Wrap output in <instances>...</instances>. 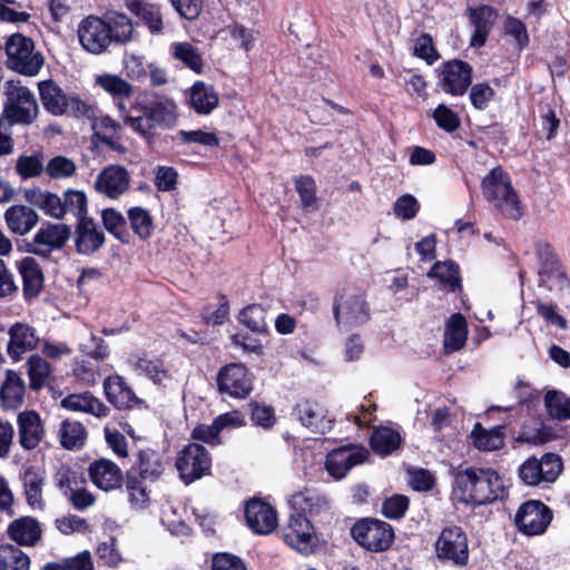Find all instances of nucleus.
Returning a JSON list of instances; mask_svg holds the SVG:
<instances>
[{"instance_id":"obj_1","label":"nucleus","mask_w":570,"mask_h":570,"mask_svg":"<svg viewBox=\"0 0 570 570\" xmlns=\"http://www.w3.org/2000/svg\"><path fill=\"white\" fill-rule=\"evenodd\" d=\"M135 33L131 19L119 11H107L101 17L83 18L77 29L81 47L89 53L101 55L111 45H126Z\"/></svg>"},{"instance_id":"obj_2","label":"nucleus","mask_w":570,"mask_h":570,"mask_svg":"<svg viewBox=\"0 0 570 570\" xmlns=\"http://www.w3.org/2000/svg\"><path fill=\"white\" fill-rule=\"evenodd\" d=\"M454 493L465 504L483 505L503 499L505 487L497 471L470 466L454 473Z\"/></svg>"},{"instance_id":"obj_3","label":"nucleus","mask_w":570,"mask_h":570,"mask_svg":"<svg viewBox=\"0 0 570 570\" xmlns=\"http://www.w3.org/2000/svg\"><path fill=\"white\" fill-rule=\"evenodd\" d=\"M175 121V101L157 95L137 102L125 115V124L145 138L153 137L156 127H170Z\"/></svg>"},{"instance_id":"obj_4","label":"nucleus","mask_w":570,"mask_h":570,"mask_svg":"<svg viewBox=\"0 0 570 570\" xmlns=\"http://www.w3.org/2000/svg\"><path fill=\"white\" fill-rule=\"evenodd\" d=\"M483 195L503 216L520 219L522 210L509 175L500 167L493 168L482 180Z\"/></svg>"},{"instance_id":"obj_5","label":"nucleus","mask_w":570,"mask_h":570,"mask_svg":"<svg viewBox=\"0 0 570 570\" xmlns=\"http://www.w3.org/2000/svg\"><path fill=\"white\" fill-rule=\"evenodd\" d=\"M38 90L45 110L52 116L94 117L91 102L66 94L53 80L40 81Z\"/></svg>"},{"instance_id":"obj_6","label":"nucleus","mask_w":570,"mask_h":570,"mask_svg":"<svg viewBox=\"0 0 570 570\" xmlns=\"http://www.w3.org/2000/svg\"><path fill=\"white\" fill-rule=\"evenodd\" d=\"M38 112V102L30 89L20 85H8L1 118L10 125H30Z\"/></svg>"},{"instance_id":"obj_7","label":"nucleus","mask_w":570,"mask_h":570,"mask_svg":"<svg viewBox=\"0 0 570 570\" xmlns=\"http://www.w3.org/2000/svg\"><path fill=\"white\" fill-rule=\"evenodd\" d=\"M7 66L21 75L37 76L42 66L43 57L35 51V45L31 39L14 33L6 42Z\"/></svg>"},{"instance_id":"obj_8","label":"nucleus","mask_w":570,"mask_h":570,"mask_svg":"<svg viewBox=\"0 0 570 570\" xmlns=\"http://www.w3.org/2000/svg\"><path fill=\"white\" fill-rule=\"evenodd\" d=\"M563 463L556 453H546L540 459L528 458L518 469L521 482L529 487L553 483L561 474Z\"/></svg>"},{"instance_id":"obj_9","label":"nucleus","mask_w":570,"mask_h":570,"mask_svg":"<svg viewBox=\"0 0 570 570\" xmlns=\"http://www.w3.org/2000/svg\"><path fill=\"white\" fill-rule=\"evenodd\" d=\"M334 316L338 326L351 328L366 323L370 308L364 296L351 288H344L335 296Z\"/></svg>"},{"instance_id":"obj_10","label":"nucleus","mask_w":570,"mask_h":570,"mask_svg":"<svg viewBox=\"0 0 570 570\" xmlns=\"http://www.w3.org/2000/svg\"><path fill=\"white\" fill-rule=\"evenodd\" d=\"M353 539L372 552L386 551L394 540V530L387 522L377 519H362L351 529Z\"/></svg>"},{"instance_id":"obj_11","label":"nucleus","mask_w":570,"mask_h":570,"mask_svg":"<svg viewBox=\"0 0 570 570\" xmlns=\"http://www.w3.org/2000/svg\"><path fill=\"white\" fill-rule=\"evenodd\" d=\"M435 554L442 561L465 566L469 561V542L462 528H444L434 543Z\"/></svg>"},{"instance_id":"obj_12","label":"nucleus","mask_w":570,"mask_h":570,"mask_svg":"<svg viewBox=\"0 0 570 570\" xmlns=\"http://www.w3.org/2000/svg\"><path fill=\"white\" fill-rule=\"evenodd\" d=\"M553 519L552 510L539 500H528L522 503L515 515L514 524L527 535L543 534Z\"/></svg>"},{"instance_id":"obj_13","label":"nucleus","mask_w":570,"mask_h":570,"mask_svg":"<svg viewBox=\"0 0 570 570\" xmlns=\"http://www.w3.org/2000/svg\"><path fill=\"white\" fill-rule=\"evenodd\" d=\"M212 466V459L205 446L197 443L187 444L178 454L176 468L186 483L207 474Z\"/></svg>"},{"instance_id":"obj_14","label":"nucleus","mask_w":570,"mask_h":570,"mask_svg":"<svg viewBox=\"0 0 570 570\" xmlns=\"http://www.w3.org/2000/svg\"><path fill=\"white\" fill-rule=\"evenodd\" d=\"M472 67L463 61L453 59L439 68V88L454 97L463 96L472 83Z\"/></svg>"},{"instance_id":"obj_15","label":"nucleus","mask_w":570,"mask_h":570,"mask_svg":"<svg viewBox=\"0 0 570 570\" xmlns=\"http://www.w3.org/2000/svg\"><path fill=\"white\" fill-rule=\"evenodd\" d=\"M71 236V229L66 224L45 223L37 230L30 244V253L49 257L51 253L65 247Z\"/></svg>"},{"instance_id":"obj_16","label":"nucleus","mask_w":570,"mask_h":570,"mask_svg":"<svg viewBox=\"0 0 570 570\" xmlns=\"http://www.w3.org/2000/svg\"><path fill=\"white\" fill-rule=\"evenodd\" d=\"M219 393L235 399L249 395L253 386L247 368L242 363H229L223 366L216 377Z\"/></svg>"},{"instance_id":"obj_17","label":"nucleus","mask_w":570,"mask_h":570,"mask_svg":"<svg viewBox=\"0 0 570 570\" xmlns=\"http://www.w3.org/2000/svg\"><path fill=\"white\" fill-rule=\"evenodd\" d=\"M285 542L295 550L308 553L315 544L314 529L309 520L295 513L289 517L287 525L283 530Z\"/></svg>"},{"instance_id":"obj_18","label":"nucleus","mask_w":570,"mask_h":570,"mask_svg":"<svg viewBox=\"0 0 570 570\" xmlns=\"http://www.w3.org/2000/svg\"><path fill=\"white\" fill-rule=\"evenodd\" d=\"M129 184L130 176L125 167L109 165L97 175L94 186L97 193L117 199L128 190Z\"/></svg>"},{"instance_id":"obj_19","label":"nucleus","mask_w":570,"mask_h":570,"mask_svg":"<svg viewBox=\"0 0 570 570\" xmlns=\"http://www.w3.org/2000/svg\"><path fill=\"white\" fill-rule=\"evenodd\" d=\"M367 455V450L363 448L342 446L327 454L325 468L330 475L341 480L353 466L363 463Z\"/></svg>"},{"instance_id":"obj_20","label":"nucleus","mask_w":570,"mask_h":570,"mask_svg":"<svg viewBox=\"0 0 570 570\" xmlns=\"http://www.w3.org/2000/svg\"><path fill=\"white\" fill-rule=\"evenodd\" d=\"M104 392L107 401L118 410H130L142 403L126 379L118 374L104 380Z\"/></svg>"},{"instance_id":"obj_21","label":"nucleus","mask_w":570,"mask_h":570,"mask_svg":"<svg viewBox=\"0 0 570 570\" xmlns=\"http://www.w3.org/2000/svg\"><path fill=\"white\" fill-rule=\"evenodd\" d=\"M8 334L9 342L7 352L14 361H19L24 353L37 348L40 342V337L36 328L23 322L12 324Z\"/></svg>"},{"instance_id":"obj_22","label":"nucleus","mask_w":570,"mask_h":570,"mask_svg":"<svg viewBox=\"0 0 570 570\" xmlns=\"http://www.w3.org/2000/svg\"><path fill=\"white\" fill-rule=\"evenodd\" d=\"M245 518L247 525L258 534H268L277 525L275 509L259 499H252L246 503Z\"/></svg>"},{"instance_id":"obj_23","label":"nucleus","mask_w":570,"mask_h":570,"mask_svg":"<svg viewBox=\"0 0 570 570\" xmlns=\"http://www.w3.org/2000/svg\"><path fill=\"white\" fill-rule=\"evenodd\" d=\"M294 413L298 421L313 433L325 434L332 430L333 420L317 402H299L296 404Z\"/></svg>"},{"instance_id":"obj_24","label":"nucleus","mask_w":570,"mask_h":570,"mask_svg":"<svg viewBox=\"0 0 570 570\" xmlns=\"http://www.w3.org/2000/svg\"><path fill=\"white\" fill-rule=\"evenodd\" d=\"M466 14L471 24L474 27L470 45L474 48H481L484 46L498 17L497 11L490 6L481 4L478 7H469Z\"/></svg>"},{"instance_id":"obj_25","label":"nucleus","mask_w":570,"mask_h":570,"mask_svg":"<svg viewBox=\"0 0 570 570\" xmlns=\"http://www.w3.org/2000/svg\"><path fill=\"white\" fill-rule=\"evenodd\" d=\"M92 483L104 490L111 491L121 487L124 475L120 468L108 459H99L88 468Z\"/></svg>"},{"instance_id":"obj_26","label":"nucleus","mask_w":570,"mask_h":570,"mask_svg":"<svg viewBox=\"0 0 570 570\" xmlns=\"http://www.w3.org/2000/svg\"><path fill=\"white\" fill-rule=\"evenodd\" d=\"M105 234L94 219L80 218L76 227L75 245L79 254L90 255L105 244Z\"/></svg>"},{"instance_id":"obj_27","label":"nucleus","mask_w":570,"mask_h":570,"mask_svg":"<svg viewBox=\"0 0 570 570\" xmlns=\"http://www.w3.org/2000/svg\"><path fill=\"white\" fill-rule=\"evenodd\" d=\"M19 443L24 450L36 449L45 436V430L39 414L24 411L18 415Z\"/></svg>"},{"instance_id":"obj_28","label":"nucleus","mask_w":570,"mask_h":570,"mask_svg":"<svg viewBox=\"0 0 570 570\" xmlns=\"http://www.w3.org/2000/svg\"><path fill=\"white\" fill-rule=\"evenodd\" d=\"M243 424V420L237 412H228L218 415L212 424H200L191 433L193 439L210 444L219 443V433L226 428H236Z\"/></svg>"},{"instance_id":"obj_29","label":"nucleus","mask_w":570,"mask_h":570,"mask_svg":"<svg viewBox=\"0 0 570 570\" xmlns=\"http://www.w3.org/2000/svg\"><path fill=\"white\" fill-rule=\"evenodd\" d=\"M128 363L137 375H145L155 384H160L169 377L164 362L158 357L150 356L146 353L132 354L128 358Z\"/></svg>"},{"instance_id":"obj_30","label":"nucleus","mask_w":570,"mask_h":570,"mask_svg":"<svg viewBox=\"0 0 570 570\" xmlns=\"http://www.w3.org/2000/svg\"><path fill=\"white\" fill-rule=\"evenodd\" d=\"M8 228L17 235H27L38 223V214L29 206L12 205L4 213Z\"/></svg>"},{"instance_id":"obj_31","label":"nucleus","mask_w":570,"mask_h":570,"mask_svg":"<svg viewBox=\"0 0 570 570\" xmlns=\"http://www.w3.org/2000/svg\"><path fill=\"white\" fill-rule=\"evenodd\" d=\"M126 8L147 26L151 35L164 33L165 24L159 7L142 0H127Z\"/></svg>"},{"instance_id":"obj_32","label":"nucleus","mask_w":570,"mask_h":570,"mask_svg":"<svg viewBox=\"0 0 570 570\" xmlns=\"http://www.w3.org/2000/svg\"><path fill=\"white\" fill-rule=\"evenodd\" d=\"M24 199L31 206L42 210L47 216L62 219V196L40 188H30L26 190Z\"/></svg>"},{"instance_id":"obj_33","label":"nucleus","mask_w":570,"mask_h":570,"mask_svg":"<svg viewBox=\"0 0 570 570\" xmlns=\"http://www.w3.org/2000/svg\"><path fill=\"white\" fill-rule=\"evenodd\" d=\"M61 406L73 412H85L96 417H106L109 407L89 392L69 394L61 400Z\"/></svg>"},{"instance_id":"obj_34","label":"nucleus","mask_w":570,"mask_h":570,"mask_svg":"<svg viewBox=\"0 0 570 570\" xmlns=\"http://www.w3.org/2000/svg\"><path fill=\"white\" fill-rule=\"evenodd\" d=\"M26 385L22 377L14 371L6 372V380L0 387V402L3 407L16 410L22 405Z\"/></svg>"},{"instance_id":"obj_35","label":"nucleus","mask_w":570,"mask_h":570,"mask_svg":"<svg viewBox=\"0 0 570 570\" xmlns=\"http://www.w3.org/2000/svg\"><path fill=\"white\" fill-rule=\"evenodd\" d=\"M8 534L20 546L32 547L41 538V528L35 518L21 517L10 523Z\"/></svg>"},{"instance_id":"obj_36","label":"nucleus","mask_w":570,"mask_h":570,"mask_svg":"<svg viewBox=\"0 0 570 570\" xmlns=\"http://www.w3.org/2000/svg\"><path fill=\"white\" fill-rule=\"evenodd\" d=\"M219 102L218 94L214 87L204 81H196L189 91L190 107L198 115H209Z\"/></svg>"},{"instance_id":"obj_37","label":"nucleus","mask_w":570,"mask_h":570,"mask_svg":"<svg viewBox=\"0 0 570 570\" xmlns=\"http://www.w3.org/2000/svg\"><path fill=\"white\" fill-rule=\"evenodd\" d=\"M18 271L23 282L26 297H36L43 285V274L33 257H24L18 263Z\"/></svg>"},{"instance_id":"obj_38","label":"nucleus","mask_w":570,"mask_h":570,"mask_svg":"<svg viewBox=\"0 0 570 570\" xmlns=\"http://www.w3.org/2000/svg\"><path fill=\"white\" fill-rule=\"evenodd\" d=\"M24 495L32 509H43L42 487L45 483L43 472L37 468L29 466L24 470L23 476Z\"/></svg>"},{"instance_id":"obj_39","label":"nucleus","mask_w":570,"mask_h":570,"mask_svg":"<svg viewBox=\"0 0 570 570\" xmlns=\"http://www.w3.org/2000/svg\"><path fill=\"white\" fill-rule=\"evenodd\" d=\"M139 478L144 481L155 482L165 471L161 455L151 449L140 450L137 456Z\"/></svg>"},{"instance_id":"obj_40","label":"nucleus","mask_w":570,"mask_h":570,"mask_svg":"<svg viewBox=\"0 0 570 570\" xmlns=\"http://www.w3.org/2000/svg\"><path fill=\"white\" fill-rule=\"evenodd\" d=\"M96 83L100 86L106 92L111 95L114 98L119 99L117 104L119 111L125 116L128 115L124 99L129 98L132 91L131 85L116 75H100L96 78Z\"/></svg>"},{"instance_id":"obj_41","label":"nucleus","mask_w":570,"mask_h":570,"mask_svg":"<svg viewBox=\"0 0 570 570\" xmlns=\"http://www.w3.org/2000/svg\"><path fill=\"white\" fill-rule=\"evenodd\" d=\"M473 445L482 451H495L504 445L503 426L498 425L492 429H484L476 423L471 432Z\"/></svg>"},{"instance_id":"obj_42","label":"nucleus","mask_w":570,"mask_h":570,"mask_svg":"<svg viewBox=\"0 0 570 570\" xmlns=\"http://www.w3.org/2000/svg\"><path fill=\"white\" fill-rule=\"evenodd\" d=\"M468 337L466 321L460 313L453 314L446 324L444 333V348L452 353L461 350Z\"/></svg>"},{"instance_id":"obj_43","label":"nucleus","mask_w":570,"mask_h":570,"mask_svg":"<svg viewBox=\"0 0 570 570\" xmlns=\"http://www.w3.org/2000/svg\"><path fill=\"white\" fill-rule=\"evenodd\" d=\"M60 445L69 451L79 450L85 445L87 430L82 423L75 420H63L58 431Z\"/></svg>"},{"instance_id":"obj_44","label":"nucleus","mask_w":570,"mask_h":570,"mask_svg":"<svg viewBox=\"0 0 570 570\" xmlns=\"http://www.w3.org/2000/svg\"><path fill=\"white\" fill-rule=\"evenodd\" d=\"M169 50L175 60L196 73L202 72L204 61L197 47L190 42H173Z\"/></svg>"},{"instance_id":"obj_45","label":"nucleus","mask_w":570,"mask_h":570,"mask_svg":"<svg viewBox=\"0 0 570 570\" xmlns=\"http://www.w3.org/2000/svg\"><path fill=\"white\" fill-rule=\"evenodd\" d=\"M401 435L397 431L382 426L376 429L371 436V448L375 453L389 455L401 445Z\"/></svg>"},{"instance_id":"obj_46","label":"nucleus","mask_w":570,"mask_h":570,"mask_svg":"<svg viewBox=\"0 0 570 570\" xmlns=\"http://www.w3.org/2000/svg\"><path fill=\"white\" fill-rule=\"evenodd\" d=\"M544 406L550 417L558 421L570 420V396L558 390L548 391Z\"/></svg>"},{"instance_id":"obj_47","label":"nucleus","mask_w":570,"mask_h":570,"mask_svg":"<svg viewBox=\"0 0 570 570\" xmlns=\"http://www.w3.org/2000/svg\"><path fill=\"white\" fill-rule=\"evenodd\" d=\"M429 276L439 278L443 287L450 292H455L461 288L459 266L451 261L435 263Z\"/></svg>"},{"instance_id":"obj_48","label":"nucleus","mask_w":570,"mask_h":570,"mask_svg":"<svg viewBox=\"0 0 570 570\" xmlns=\"http://www.w3.org/2000/svg\"><path fill=\"white\" fill-rule=\"evenodd\" d=\"M267 311L259 304L246 306L239 313V322L255 333H265L267 331Z\"/></svg>"},{"instance_id":"obj_49","label":"nucleus","mask_w":570,"mask_h":570,"mask_svg":"<svg viewBox=\"0 0 570 570\" xmlns=\"http://www.w3.org/2000/svg\"><path fill=\"white\" fill-rule=\"evenodd\" d=\"M71 214L78 222L87 218V197L81 190L68 189L62 194V218Z\"/></svg>"},{"instance_id":"obj_50","label":"nucleus","mask_w":570,"mask_h":570,"mask_svg":"<svg viewBox=\"0 0 570 570\" xmlns=\"http://www.w3.org/2000/svg\"><path fill=\"white\" fill-rule=\"evenodd\" d=\"M128 219L132 232L139 238L148 239L153 235V218L147 209L142 207H131L128 210Z\"/></svg>"},{"instance_id":"obj_51","label":"nucleus","mask_w":570,"mask_h":570,"mask_svg":"<svg viewBox=\"0 0 570 570\" xmlns=\"http://www.w3.org/2000/svg\"><path fill=\"white\" fill-rule=\"evenodd\" d=\"M28 375L30 379V387L32 390L42 389L50 375V365L41 356L33 354L27 361Z\"/></svg>"},{"instance_id":"obj_52","label":"nucleus","mask_w":570,"mask_h":570,"mask_svg":"<svg viewBox=\"0 0 570 570\" xmlns=\"http://www.w3.org/2000/svg\"><path fill=\"white\" fill-rule=\"evenodd\" d=\"M104 227L121 242L128 240V233L126 230V219L121 213L114 208L104 209L101 213Z\"/></svg>"},{"instance_id":"obj_53","label":"nucleus","mask_w":570,"mask_h":570,"mask_svg":"<svg viewBox=\"0 0 570 570\" xmlns=\"http://www.w3.org/2000/svg\"><path fill=\"white\" fill-rule=\"evenodd\" d=\"M142 479L137 475H128L126 479V491L129 502L135 509H144L149 503V493L142 485Z\"/></svg>"},{"instance_id":"obj_54","label":"nucleus","mask_w":570,"mask_h":570,"mask_svg":"<svg viewBox=\"0 0 570 570\" xmlns=\"http://www.w3.org/2000/svg\"><path fill=\"white\" fill-rule=\"evenodd\" d=\"M77 166L65 156L51 158L45 167L46 174L52 179H63L75 175Z\"/></svg>"},{"instance_id":"obj_55","label":"nucleus","mask_w":570,"mask_h":570,"mask_svg":"<svg viewBox=\"0 0 570 570\" xmlns=\"http://www.w3.org/2000/svg\"><path fill=\"white\" fill-rule=\"evenodd\" d=\"M1 556L4 562H0L1 564L11 567L13 570H29L30 569V558L27 553H24L21 549L14 546L2 547Z\"/></svg>"},{"instance_id":"obj_56","label":"nucleus","mask_w":570,"mask_h":570,"mask_svg":"<svg viewBox=\"0 0 570 570\" xmlns=\"http://www.w3.org/2000/svg\"><path fill=\"white\" fill-rule=\"evenodd\" d=\"M432 117L436 126L446 132L455 131L461 125L459 115L444 104L434 109Z\"/></svg>"},{"instance_id":"obj_57","label":"nucleus","mask_w":570,"mask_h":570,"mask_svg":"<svg viewBox=\"0 0 570 570\" xmlns=\"http://www.w3.org/2000/svg\"><path fill=\"white\" fill-rule=\"evenodd\" d=\"M55 482L63 495L68 497L76 487L79 484H85L86 480L76 471L62 466L57 471L55 475Z\"/></svg>"},{"instance_id":"obj_58","label":"nucleus","mask_w":570,"mask_h":570,"mask_svg":"<svg viewBox=\"0 0 570 570\" xmlns=\"http://www.w3.org/2000/svg\"><path fill=\"white\" fill-rule=\"evenodd\" d=\"M92 108L95 109L94 117L85 118L92 121V129L96 130L97 135H101L102 138L108 135L111 136L120 129L119 122L109 116L102 115L96 105L92 104Z\"/></svg>"},{"instance_id":"obj_59","label":"nucleus","mask_w":570,"mask_h":570,"mask_svg":"<svg viewBox=\"0 0 570 570\" xmlns=\"http://www.w3.org/2000/svg\"><path fill=\"white\" fill-rule=\"evenodd\" d=\"M17 173L22 178L39 176L43 170L40 155L20 156L16 165Z\"/></svg>"},{"instance_id":"obj_60","label":"nucleus","mask_w":570,"mask_h":570,"mask_svg":"<svg viewBox=\"0 0 570 570\" xmlns=\"http://www.w3.org/2000/svg\"><path fill=\"white\" fill-rule=\"evenodd\" d=\"M414 55L424 59L429 65L438 60L439 53L434 48L432 37L428 33L421 35L416 38L414 43Z\"/></svg>"},{"instance_id":"obj_61","label":"nucleus","mask_w":570,"mask_h":570,"mask_svg":"<svg viewBox=\"0 0 570 570\" xmlns=\"http://www.w3.org/2000/svg\"><path fill=\"white\" fill-rule=\"evenodd\" d=\"M494 96V90L485 82L476 83L470 89V100L474 108L484 110Z\"/></svg>"},{"instance_id":"obj_62","label":"nucleus","mask_w":570,"mask_h":570,"mask_svg":"<svg viewBox=\"0 0 570 570\" xmlns=\"http://www.w3.org/2000/svg\"><path fill=\"white\" fill-rule=\"evenodd\" d=\"M178 173L174 167L159 166L155 174V185L160 191H171L176 188Z\"/></svg>"},{"instance_id":"obj_63","label":"nucleus","mask_w":570,"mask_h":570,"mask_svg":"<svg viewBox=\"0 0 570 570\" xmlns=\"http://www.w3.org/2000/svg\"><path fill=\"white\" fill-rule=\"evenodd\" d=\"M407 508L409 499L405 495H393L383 502L382 512L389 519H400Z\"/></svg>"},{"instance_id":"obj_64","label":"nucleus","mask_w":570,"mask_h":570,"mask_svg":"<svg viewBox=\"0 0 570 570\" xmlns=\"http://www.w3.org/2000/svg\"><path fill=\"white\" fill-rule=\"evenodd\" d=\"M212 570H247L244 561L232 553L219 552L212 559Z\"/></svg>"}]
</instances>
